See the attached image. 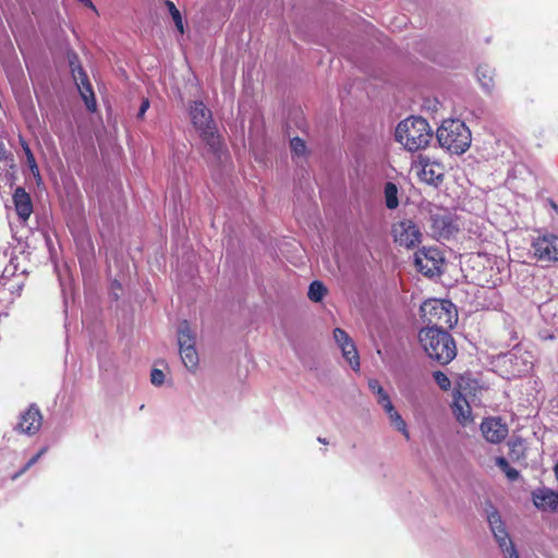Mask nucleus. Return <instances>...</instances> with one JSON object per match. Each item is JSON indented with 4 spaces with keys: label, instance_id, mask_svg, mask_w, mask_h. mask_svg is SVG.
<instances>
[{
    "label": "nucleus",
    "instance_id": "f257e3e1",
    "mask_svg": "<svg viewBox=\"0 0 558 558\" xmlns=\"http://www.w3.org/2000/svg\"><path fill=\"white\" fill-rule=\"evenodd\" d=\"M418 339L426 354L440 365L449 364L457 355L456 341L446 330L422 328Z\"/></svg>",
    "mask_w": 558,
    "mask_h": 558
},
{
    "label": "nucleus",
    "instance_id": "f03ea898",
    "mask_svg": "<svg viewBox=\"0 0 558 558\" xmlns=\"http://www.w3.org/2000/svg\"><path fill=\"white\" fill-rule=\"evenodd\" d=\"M395 137L408 150L416 151L429 144L433 131L424 118L410 117L398 123Z\"/></svg>",
    "mask_w": 558,
    "mask_h": 558
},
{
    "label": "nucleus",
    "instance_id": "7ed1b4c3",
    "mask_svg": "<svg viewBox=\"0 0 558 558\" xmlns=\"http://www.w3.org/2000/svg\"><path fill=\"white\" fill-rule=\"evenodd\" d=\"M424 328H437L448 330L458 322L456 306L448 300L430 299L421 305Z\"/></svg>",
    "mask_w": 558,
    "mask_h": 558
},
{
    "label": "nucleus",
    "instance_id": "20e7f679",
    "mask_svg": "<svg viewBox=\"0 0 558 558\" xmlns=\"http://www.w3.org/2000/svg\"><path fill=\"white\" fill-rule=\"evenodd\" d=\"M436 137L442 148L457 155L463 154L471 144V132L459 119L444 120L437 129Z\"/></svg>",
    "mask_w": 558,
    "mask_h": 558
},
{
    "label": "nucleus",
    "instance_id": "39448f33",
    "mask_svg": "<svg viewBox=\"0 0 558 558\" xmlns=\"http://www.w3.org/2000/svg\"><path fill=\"white\" fill-rule=\"evenodd\" d=\"M68 61L72 77L76 84L78 93L88 111L94 112L97 109L95 93L87 73L84 71L76 52H68Z\"/></svg>",
    "mask_w": 558,
    "mask_h": 558
},
{
    "label": "nucleus",
    "instance_id": "423d86ee",
    "mask_svg": "<svg viewBox=\"0 0 558 558\" xmlns=\"http://www.w3.org/2000/svg\"><path fill=\"white\" fill-rule=\"evenodd\" d=\"M190 116L202 140L210 147H215L218 144V136L210 110L203 101H194L190 107Z\"/></svg>",
    "mask_w": 558,
    "mask_h": 558
},
{
    "label": "nucleus",
    "instance_id": "0eeeda50",
    "mask_svg": "<svg viewBox=\"0 0 558 558\" xmlns=\"http://www.w3.org/2000/svg\"><path fill=\"white\" fill-rule=\"evenodd\" d=\"M391 234L395 243L407 250L417 247L423 238L421 228L411 219H403L393 223Z\"/></svg>",
    "mask_w": 558,
    "mask_h": 558
},
{
    "label": "nucleus",
    "instance_id": "6e6552de",
    "mask_svg": "<svg viewBox=\"0 0 558 558\" xmlns=\"http://www.w3.org/2000/svg\"><path fill=\"white\" fill-rule=\"evenodd\" d=\"M179 351L183 364L189 369H194L198 365V354L195 349V336L191 331L186 320L182 322L178 330Z\"/></svg>",
    "mask_w": 558,
    "mask_h": 558
},
{
    "label": "nucleus",
    "instance_id": "1a4fd4ad",
    "mask_svg": "<svg viewBox=\"0 0 558 558\" xmlns=\"http://www.w3.org/2000/svg\"><path fill=\"white\" fill-rule=\"evenodd\" d=\"M442 263L444 257L435 247H423L414 255L415 268L427 277L439 275Z\"/></svg>",
    "mask_w": 558,
    "mask_h": 558
},
{
    "label": "nucleus",
    "instance_id": "9d476101",
    "mask_svg": "<svg viewBox=\"0 0 558 558\" xmlns=\"http://www.w3.org/2000/svg\"><path fill=\"white\" fill-rule=\"evenodd\" d=\"M492 509L493 510L488 513L487 518L488 523L500 549L505 554V558H519V555L508 535L499 512L494 507H492Z\"/></svg>",
    "mask_w": 558,
    "mask_h": 558
},
{
    "label": "nucleus",
    "instance_id": "9b49d317",
    "mask_svg": "<svg viewBox=\"0 0 558 558\" xmlns=\"http://www.w3.org/2000/svg\"><path fill=\"white\" fill-rule=\"evenodd\" d=\"M415 168L421 181L435 187L444 182L445 167L442 163L421 155L415 163Z\"/></svg>",
    "mask_w": 558,
    "mask_h": 558
},
{
    "label": "nucleus",
    "instance_id": "f8f14e48",
    "mask_svg": "<svg viewBox=\"0 0 558 558\" xmlns=\"http://www.w3.org/2000/svg\"><path fill=\"white\" fill-rule=\"evenodd\" d=\"M333 339L341 349L342 356L353 371H360V356L355 343L348 332L341 328L333 329Z\"/></svg>",
    "mask_w": 558,
    "mask_h": 558
},
{
    "label": "nucleus",
    "instance_id": "ddd939ff",
    "mask_svg": "<svg viewBox=\"0 0 558 558\" xmlns=\"http://www.w3.org/2000/svg\"><path fill=\"white\" fill-rule=\"evenodd\" d=\"M534 255L538 260H558V236L548 234L537 238L533 242Z\"/></svg>",
    "mask_w": 558,
    "mask_h": 558
},
{
    "label": "nucleus",
    "instance_id": "4468645a",
    "mask_svg": "<svg viewBox=\"0 0 558 558\" xmlns=\"http://www.w3.org/2000/svg\"><path fill=\"white\" fill-rule=\"evenodd\" d=\"M484 438L492 444H500L508 435V426L500 417H487L481 424Z\"/></svg>",
    "mask_w": 558,
    "mask_h": 558
},
{
    "label": "nucleus",
    "instance_id": "2eb2a0df",
    "mask_svg": "<svg viewBox=\"0 0 558 558\" xmlns=\"http://www.w3.org/2000/svg\"><path fill=\"white\" fill-rule=\"evenodd\" d=\"M430 229L439 239H449L459 230L453 217L447 213L432 215Z\"/></svg>",
    "mask_w": 558,
    "mask_h": 558
},
{
    "label": "nucleus",
    "instance_id": "dca6fc26",
    "mask_svg": "<svg viewBox=\"0 0 558 558\" xmlns=\"http://www.w3.org/2000/svg\"><path fill=\"white\" fill-rule=\"evenodd\" d=\"M43 424V416L38 408L31 405L22 415L20 418V422L17 424V430L34 435L36 434Z\"/></svg>",
    "mask_w": 558,
    "mask_h": 558
},
{
    "label": "nucleus",
    "instance_id": "f3484780",
    "mask_svg": "<svg viewBox=\"0 0 558 558\" xmlns=\"http://www.w3.org/2000/svg\"><path fill=\"white\" fill-rule=\"evenodd\" d=\"M13 203L20 219L26 221L33 213V204L29 194L24 187H16L13 193Z\"/></svg>",
    "mask_w": 558,
    "mask_h": 558
},
{
    "label": "nucleus",
    "instance_id": "a211bd4d",
    "mask_svg": "<svg viewBox=\"0 0 558 558\" xmlns=\"http://www.w3.org/2000/svg\"><path fill=\"white\" fill-rule=\"evenodd\" d=\"M533 504L541 510L558 511V492L548 488L533 492Z\"/></svg>",
    "mask_w": 558,
    "mask_h": 558
},
{
    "label": "nucleus",
    "instance_id": "6ab92c4d",
    "mask_svg": "<svg viewBox=\"0 0 558 558\" xmlns=\"http://www.w3.org/2000/svg\"><path fill=\"white\" fill-rule=\"evenodd\" d=\"M452 412L459 423L465 425L472 421V409L459 390L453 393Z\"/></svg>",
    "mask_w": 558,
    "mask_h": 558
},
{
    "label": "nucleus",
    "instance_id": "aec40b11",
    "mask_svg": "<svg viewBox=\"0 0 558 558\" xmlns=\"http://www.w3.org/2000/svg\"><path fill=\"white\" fill-rule=\"evenodd\" d=\"M385 412L388 414L390 422L395 427L401 432L407 439L410 438L409 432L407 429V424L401 417V415L396 411L391 401H386V408H384Z\"/></svg>",
    "mask_w": 558,
    "mask_h": 558
},
{
    "label": "nucleus",
    "instance_id": "412c9836",
    "mask_svg": "<svg viewBox=\"0 0 558 558\" xmlns=\"http://www.w3.org/2000/svg\"><path fill=\"white\" fill-rule=\"evenodd\" d=\"M477 80L484 89L490 90L494 87V69L489 65H480L476 70Z\"/></svg>",
    "mask_w": 558,
    "mask_h": 558
},
{
    "label": "nucleus",
    "instance_id": "4be33fe9",
    "mask_svg": "<svg viewBox=\"0 0 558 558\" xmlns=\"http://www.w3.org/2000/svg\"><path fill=\"white\" fill-rule=\"evenodd\" d=\"M19 141H20L22 149L25 154L26 162L31 169V172L33 173L34 177H37L40 179L39 168L37 166L35 156H34L28 143L25 141V138L22 135L19 136Z\"/></svg>",
    "mask_w": 558,
    "mask_h": 558
},
{
    "label": "nucleus",
    "instance_id": "5701e85b",
    "mask_svg": "<svg viewBox=\"0 0 558 558\" xmlns=\"http://www.w3.org/2000/svg\"><path fill=\"white\" fill-rule=\"evenodd\" d=\"M327 288L322 281L315 280L308 287L307 296L312 302H322L327 294Z\"/></svg>",
    "mask_w": 558,
    "mask_h": 558
},
{
    "label": "nucleus",
    "instance_id": "b1692460",
    "mask_svg": "<svg viewBox=\"0 0 558 558\" xmlns=\"http://www.w3.org/2000/svg\"><path fill=\"white\" fill-rule=\"evenodd\" d=\"M385 202L386 206L389 209H395L399 206V199H398V187L392 182H387L385 184Z\"/></svg>",
    "mask_w": 558,
    "mask_h": 558
},
{
    "label": "nucleus",
    "instance_id": "393cba45",
    "mask_svg": "<svg viewBox=\"0 0 558 558\" xmlns=\"http://www.w3.org/2000/svg\"><path fill=\"white\" fill-rule=\"evenodd\" d=\"M165 5L171 15L178 32L180 34H184L183 17H182L179 9L175 7V4L171 0H165Z\"/></svg>",
    "mask_w": 558,
    "mask_h": 558
},
{
    "label": "nucleus",
    "instance_id": "a878e982",
    "mask_svg": "<svg viewBox=\"0 0 558 558\" xmlns=\"http://www.w3.org/2000/svg\"><path fill=\"white\" fill-rule=\"evenodd\" d=\"M496 464L506 474L508 480L513 482L519 478V476H520L519 471L517 469L512 468L506 458L498 457L496 459Z\"/></svg>",
    "mask_w": 558,
    "mask_h": 558
},
{
    "label": "nucleus",
    "instance_id": "bb28decb",
    "mask_svg": "<svg viewBox=\"0 0 558 558\" xmlns=\"http://www.w3.org/2000/svg\"><path fill=\"white\" fill-rule=\"evenodd\" d=\"M433 377L441 390L447 391L450 389L451 381H450L449 377L444 372L435 371L433 373Z\"/></svg>",
    "mask_w": 558,
    "mask_h": 558
},
{
    "label": "nucleus",
    "instance_id": "cd10ccee",
    "mask_svg": "<svg viewBox=\"0 0 558 558\" xmlns=\"http://www.w3.org/2000/svg\"><path fill=\"white\" fill-rule=\"evenodd\" d=\"M46 451H47V447L41 448L35 456H33L27 461V463L24 465V468L17 474H15L13 476V478H16L21 474L25 473L28 469H31L40 459V457L46 453Z\"/></svg>",
    "mask_w": 558,
    "mask_h": 558
},
{
    "label": "nucleus",
    "instance_id": "c85d7f7f",
    "mask_svg": "<svg viewBox=\"0 0 558 558\" xmlns=\"http://www.w3.org/2000/svg\"><path fill=\"white\" fill-rule=\"evenodd\" d=\"M290 147H291V150L299 156L303 155L306 149L305 142L303 140H301L300 137H293L290 141Z\"/></svg>",
    "mask_w": 558,
    "mask_h": 558
},
{
    "label": "nucleus",
    "instance_id": "c756f323",
    "mask_svg": "<svg viewBox=\"0 0 558 558\" xmlns=\"http://www.w3.org/2000/svg\"><path fill=\"white\" fill-rule=\"evenodd\" d=\"M150 381L155 386H160L165 381V374L161 369L154 368L150 373Z\"/></svg>",
    "mask_w": 558,
    "mask_h": 558
},
{
    "label": "nucleus",
    "instance_id": "7c9ffc66",
    "mask_svg": "<svg viewBox=\"0 0 558 558\" xmlns=\"http://www.w3.org/2000/svg\"><path fill=\"white\" fill-rule=\"evenodd\" d=\"M12 160V154H10L3 140L0 137V161Z\"/></svg>",
    "mask_w": 558,
    "mask_h": 558
},
{
    "label": "nucleus",
    "instance_id": "2f4dec72",
    "mask_svg": "<svg viewBox=\"0 0 558 558\" xmlns=\"http://www.w3.org/2000/svg\"><path fill=\"white\" fill-rule=\"evenodd\" d=\"M377 396V402L383 407L386 408V401H391L387 392L381 389V392L376 393Z\"/></svg>",
    "mask_w": 558,
    "mask_h": 558
},
{
    "label": "nucleus",
    "instance_id": "473e14b6",
    "mask_svg": "<svg viewBox=\"0 0 558 558\" xmlns=\"http://www.w3.org/2000/svg\"><path fill=\"white\" fill-rule=\"evenodd\" d=\"M368 387L369 389L376 395L378 392H381L383 387L376 379H369L368 380Z\"/></svg>",
    "mask_w": 558,
    "mask_h": 558
},
{
    "label": "nucleus",
    "instance_id": "72a5a7b5",
    "mask_svg": "<svg viewBox=\"0 0 558 558\" xmlns=\"http://www.w3.org/2000/svg\"><path fill=\"white\" fill-rule=\"evenodd\" d=\"M474 279L477 280L478 284H481V286H484L485 283H490V282L494 286L496 284L494 280L487 279L486 275L482 274L481 271H478V275Z\"/></svg>",
    "mask_w": 558,
    "mask_h": 558
},
{
    "label": "nucleus",
    "instance_id": "f704fd0d",
    "mask_svg": "<svg viewBox=\"0 0 558 558\" xmlns=\"http://www.w3.org/2000/svg\"><path fill=\"white\" fill-rule=\"evenodd\" d=\"M471 260L474 265H483L485 260L488 262V258L485 255L476 254Z\"/></svg>",
    "mask_w": 558,
    "mask_h": 558
},
{
    "label": "nucleus",
    "instance_id": "c9c22d12",
    "mask_svg": "<svg viewBox=\"0 0 558 558\" xmlns=\"http://www.w3.org/2000/svg\"><path fill=\"white\" fill-rule=\"evenodd\" d=\"M149 107V101L147 99L143 100L140 107L138 117H142Z\"/></svg>",
    "mask_w": 558,
    "mask_h": 558
},
{
    "label": "nucleus",
    "instance_id": "e433bc0d",
    "mask_svg": "<svg viewBox=\"0 0 558 558\" xmlns=\"http://www.w3.org/2000/svg\"><path fill=\"white\" fill-rule=\"evenodd\" d=\"M77 2L84 4L85 7L96 11V7L94 5L92 0H76Z\"/></svg>",
    "mask_w": 558,
    "mask_h": 558
},
{
    "label": "nucleus",
    "instance_id": "4c0bfd02",
    "mask_svg": "<svg viewBox=\"0 0 558 558\" xmlns=\"http://www.w3.org/2000/svg\"><path fill=\"white\" fill-rule=\"evenodd\" d=\"M318 441L322 444H327V440L325 438L318 437Z\"/></svg>",
    "mask_w": 558,
    "mask_h": 558
},
{
    "label": "nucleus",
    "instance_id": "58836bf2",
    "mask_svg": "<svg viewBox=\"0 0 558 558\" xmlns=\"http://www.w3.org/2000/svg\"><path fill=\"white\" fill-rule=\"evenodd\" d=\"M113 284L117 286L118 288H121V286L118 281H114Z\"/></svg>",
    "mask_w": 558,
    "mask_h": 558
}]
</instances>
